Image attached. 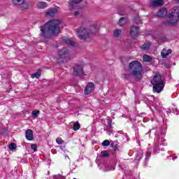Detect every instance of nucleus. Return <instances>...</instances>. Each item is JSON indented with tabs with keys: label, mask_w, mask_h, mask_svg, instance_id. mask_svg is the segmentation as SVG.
Wrapping results in <instances>:
<instances>
[{
	"label": "nucleus",
	"mask_w": 179,
	"mask_h": 179,
	"mask_svg": "<svg viewBox=\"0 0 179 179\" xmlns=\"http://www.w3.org/2000/svg\"><path fill=\"white\" fill-rule=\"evenodd\" d=\"M62 23L61 20L53 19L47 22L43 26H40V30L43 34L44 38H48V34H52V36H58L61 33V28L59 24ZM47 31V33L45 32Z\"/></svg>",
	"instance_id": "1"
},
{
	"label": "nucleus",
	"mask_w": 179,
	"mask_h": 179,
	"mask_svg": "<svg viewBox=\"0 0 179 179\" xmlns=\"http://www.w3.org/2000/svg\"><path fill=\"white\" fill-rule=\"evenodd\" d=\"M128 69L129 73L123 74V79L126 80H131V78L134 76L136 80H141L142 79V72L143 71V67H142V64L136 60L132 61L129 64Z\"/></svg>",
	"instance_id": "2"
},
{
	"label": "nucleus",
	"mask_w": 179,
	"mask_h": 179,
	"mask_svg": "<svg viewBox=\"0 0 179 179\" xmlns=\"http://www.w3.org/2000/svg\"><path fill=\"white\" fill-rule=\"evenodd\" d=\"M71 59V55L69 54V50L66 48L60 49L58 52V57L57 61L59 64H65L69 62Z\"/></svg>",
	"instance_id": "3"
},
{
	"label": "nucleus",
	"mask_w": 179,
	"mask_h": 179,
	"mask_svg": "<svg viewBox=\"0 0 179 179\" xmlns=\"http://www.w3.org/2000/svg\"><path fill=\"white\" fill-rule=\"evenodd\" d=\"M77 36L80 40H83V41H90V34L87 31V29L83 27L78 29Z\"/></svg>",
	"instance_id": "4"
},
{
	"label": "nucleus",
	"mask_w": 179,
	"mask_h": 179,
	"mask_svg": "<svg viewBox=\"0 0 179 179\" xmlns=\"http://www.w3.org/2000/svg\"><path fill=\"white\" fill-rule=\"evenodd\" d=\"M82 1H69V6L70 8L71 12L74 15V16H78L79 15V11H75L78 10V9H82V7H80V3H82Z\"/></svg>",
	"instance_id": "5"
},
{
	"label": "nucleus",
	"mask_w": 179,
	"mask_h": 179,
	"mask_svg": "<svg viewBox=\"0 0 179 179\" xmlns=\"http://www.w3.org/2000/svg\"><path fill=\"white\" fill-rule=\"evenodd\" d=\"M179 17L173 15V14H169L166 21L163 22L165 26H176L178 23Z\"/></svg>",
	"instance_id": "6"
},
{
	"label": "nucleus",
	"mask_w": 179,
	"mask_h": 179,
	"mask_svg": "<svg viewBox=\"0 0 179 179\" xmlns=\"http://www.w3.org/2000/svg\"><path fill=\"white\" fill-rule=\"evenodd\" d=\"M130 36L134 40H136L139 37V27L131 25L130 28Z\"/></svg>",
	"instance_id": "7"
},
{
	"label": "nucleus",
	"mask_w": 179,
	"mask_h": 179,
	"mask_svg": "<svg viewBox=\"0 0 179 179\" xmlns=\"http://www.w3.org/2000/svg\"><path fill=\"white\" fill-rule=\"evenodd\" d=\"M153 85L152 90L154 93H160L164 89V82L158 83L157 84H152Z\"/></svg>",
	"instance_id": "8"
},
{
	"label": "nucleus",
	"mask_w": 179,
	"mask_h": 179,
	"mask_svg": "<svg viewBox=\"0 0 179 179\" xmlns=\"http://www.w3.org/2000/svg\"><path fill=\"white\" fill-rule=\"evenodd\" d=\"M74 76H80L85 73L83 71V66L82 65H76L73 67V71Z\"/></svg>",
	"instance_id": "9"
},
{
	"label": "nucleus",
	"mask_w": 179,
	"mask_h": 179,
	"mask_svg": "<svg viewBox=\"0 0 179 179\" xmlns=\"http://www.w3.org/2000/svg\"><path fill=\"white\" fill-rule=\"evenodd\" d=\"M163 82H164V81H163V80H162V75H160L159 73H156L155 75L154 76L153 78L150 81L151 85L160 83H163Z\"/></svg>",
	"instance_id": "10"
},
{
	"label": "nucleus",
	"mask_w": 179,
	"mask_h": 179,
	"mask_svg": "<svg viewBox=\"0 0 179 179\" xmlns=\"http://www.w3.org/2000/svg\"><path fill=\"white\" fill-rule=\"evenodd\" d=\"M13 5H17L21 9H27L29 8V4L26 1H13Z\"/></svg>",
	"instance_id": "11"
},
{
	"label": "nucleus",
	"mask_w": 179,
	"mask_h": 179,
	"mask_svg": "<svg viewBox=\"0 0 179 179\" xmlns=\"http://www.w3.org/2000/svg\"><path fill=\"white\" fill-rule=\"evenodd\" d=\"M94 90V83H89L85 89V94H90Z\"/></svg>",
	"instance_id": "12"
},
{
	"label": "nucleus",
	"mask_w": 179,
	"mask_h": 179,
	"mask_svg": "<svg viewBox=\"0 0 179 179\" xmlns=\"http://www.w3.org/2000/svg\"><path fill=\"white\" fill-rule=\"evenodd\" d=\"M58 13V9L53 8H50L48 11L45 13L46 17H54L55 15Z\"/></svg>",
	"instance_id": "13"
},
{
	"label": "nucleus",
	"mask_w": 179,
	"mask_h": 179,
	"mask_svg": "<svg viewBox=\"0 0 179 179\" xmlns=\"http://www.w3.org/2000/svg\"><path fill=\"white\" fill-rule=\"evenodd\" d=\"M164 5V1H152L150 4V8H159Z\"/></svg>",
	"instance_id": "14"
},
{
	"label": "nucleus",
	"mask_w": 179,
	"mask_h": 179,
	"mask_svg": "<svg viewBox=\"0 0 179 179\" xmlns=\"http://www.w3.org/2000/svg\"><path fill=\"white\" fill-rule=\"evenodd\" d=\"M62 40L63 43H65V44H67V45H69L70 47H74L75 46V42L72 41L69 38L66 36H63L62 38Z\"/></svg>",
	"instance_id": "15"
},
{
	"label": "nucleus",
	"mask_w": 179,
	"mask_h": 179,
	"mask_svg": "<svg viewBox=\"0 0 179 179\" xmlns=\"http://www.w3.org/2000/svg\"><path fill=\"white\" fill-rule=\"evenodd\" d=\"M157 16H158V17H166V16H167V9L166 8L160 9L157 12Z\"/></svg>",
	"instance_id": "16"
},
{
	"label": "nucleus",
	"mask_w": 179,
	"mask_h": 179,
	"mask_svg": "<svg viewBox=\"0 0 179 179\" xmlns=\"http://www.w3.org/2000/svg\"><path fill=\"white\" fill-rule=\"evenodd\" d=\"M25 138L27 141H33V130L27 129L25 132Z\"/></svg>",
	"instance_id": "17"
},
{
	"label": "nucleus",
	"mask_w": 179,
	"mask_h": 179,
	"mask_svg": "<svg viewBox=\"0 0 179 179\" xmlns=\"http://www.w3.org/2000/svg\"><path fill=\"white\" fill-rule=\"evenodd\" d=\"M41 77V69H38L37 70V72L31 75V78L32 79H34V78H36V79H38Z\"/></svg>",
	"instance_id": "18"
},
{
	"label": "nucleus",
	"mask_w": 179,
	"mask_h": 179,
	"mask_svg": "<svg viewBox=\"0 0 179 179\" xmlns=\"http://www.w3.org/2000/svg\"><path fill=\"white\" fill-rule=\"evenodd\" d=\"M36 6L38 9H44L45 8H47L48 6V4L44 1H39Z\"/></svg>",
	"instance_id": "19"
},
{
	"label": "nucleus",
	"mask_w": 179,
	"mask_h": 179,
	"mask_svg": "<svg viewBox=\"0 0 179 179\" xmlns=\"http://www.w3.org/2000/svg\"><path fill=\"white\" fill-rule=\"evenodd\" d=\"M170 15H173V16H176L179 17V6H176L173 7V11L170 13Z\"/></svg>",
	"instance_id": "20"
},
{
	"label": "nucleus",
	"mask_w": 179,
	"mask_h": 179,
	"mask_svg": "<svg viewBox=\"0 0 179 179\" xmlns=\"http://www.w3.org/2000/svg\"><path fill=\"white\" fill-rule=\"evenodd\" d=\"M90 31L93 34H96L99 31V26L97 25H91L90 27Z\"/></svg>",
	"instance_id": "21"
},
{
	"label": "nucleus",
	"mask_w": 179,
	"mask_h": 179,
	"mask_svg": "<svg viewBox=\"0 0 179 179\" xmlns=\"http://www.w3.org/2000/svg\"><path fill=\"white\" fill-rule=\"evenodd\" d=\"M122 33V31L121 29H115L113 31V37H115L116 38L120 37Z\"/></svg>",
	"instance_id": "22"
},
{
	"label": "nucleus",
	"mask_w": 179,
	"mask_h": 179,
	"mask_svg": "<svg viewBox=\"0 0 179 179\" xmlns=\"http://www.w3.org/2000/svg\"><path fill=\"white\" fill-rule=\"evenodd\" d=\"M153 59L152 58V57L145 55L143 57V62H150V61H152Z\"/></svg>",
	"instance_id": "23"
},
{
	"label": "nucleus",
	"mask_w": 179,
	"mask_h": 179,
	"mask_svg": "<svg viewBox=\"0 0 179 179\" xmlns=\"http://www.w3.org/2000/svg\"><path fill=\"white\" fill-rule=\"evenodd\" d=\"M73 129V131H79V129H80V124H79V122H74Z\"/></svg>",
	"instance_id": "24"
},
{
	"label": "nucleus",
	"mask_w": 179,
	"mask_h": 179,
	"mask_svg": "<svg viewBox=\"0 0 179 179\" xmlns=\"http://www.w3.org/2000/svg\"><path fill=\"white\" fill-rule=\"evenodd\" d=\"M134 23L135 24H142V20L139 17H134Z\"/></svg>",
	"instance_id": "25"
},
{
	"label": "nucleus",
	"mask_w": 179,
	"mask_h": 179,
	"mask_svg": "<svg viewBox=\"0 0 179 179\" xmlns=\"http://www.w3.org/2000/svg\"><path fill=\"white\" fill-rule=\"evenodd\" d=\"M141 50H149L150 48V43H144L141 46H140Z\"/></svg>",
	"instance_id": "26"
},
{
	"label": "nucleus",
	"mask_w": 179,
	"mask_h": 179,
	"mask_svg": "<svg viewBox=\"0 0 179 179\" xmlns=\"http://www.w3.org/2000/svg\"><path fill=\"white\" fill-rule=\"evenodd\" d=\"M113 121L111 120H108V124L106 126V131H110V129H111L113 128V125L112 123Z\"/></svg>",
	"instance_id": "27"
},
{
	"label": "nucleus",
	"mask_w": 179,
	"mask_h": 179,
	"mask_svg": "<svg viewBox=\"0 0 179 179\" xmlns=\"http://www.w3.org/2000/svg\"><path fill=\"white\" fill-rule=\"evenodd\" d=\"M56 143L57 145H64L65 143V141L64 140H62V138L61 137H58L56 139Z\"/></svg>",
	"instance_id": "28"
},
{
	"label": "nucleus",
	"mask_w": 179,
	"mask_h": 179,
	"mask_svg": "<svg viewBox=\"0 0 179 179\" xmlns=\"http://www.w3.org/2000/svg\"><path fill=\"white\" fill-rule=\"evenodd\" d=\"M16 148H17V145H16V143H11L8 146L9 150H15Z\"/></svg>",
	"instance_id": "29"
},
{
	"label": "nucleus",
	"mask_w": 179,
	"mask_h": 179,
	"mask_svg": "<svg viewBox=\"0 0 179 179\" xmlns=\"http://www.w3.org/2000/svg\"><path fill=\"white\" fill-rule=\"evenodd\" d=\"M161 55L162 58H167L168 54H167V50L163 49L162 52H161Z\"/></svg>",
	"instance_id": "30"
},
{
	"label": "nucleus",
	"mask_w": 179,
	"mask_h": 179,
	"mask_svg": "<svg viewBox=\"0 0 179 179\" xmlns=\"http://www.w3.org/2000/svg\"><path fill=\"white\" fill-rule=\"evenodd\" d=\"M31 114L34 118H37V117H38V114H40V110H33Z\"/></svg>",
	"instance_id": "31"
},
{
	"label": "nucleus",
	"mask_w": 179,
	"mask_h": 179,
	"mask_svg": "<svg viewBox=\"0 0 179 179\" xmlns=\"http://www.w3.org/2000/svg\"><path fill=\"white\" fill-rule=\"evenodd\" d=\"M101 155L103 157H108L110 156V154H108V151L107 150L101 151Z\"/></svg>",
	"instance_id": "32"
},
{
	"label": "nucleus",
	"mask_w": 179,
	"mask_h": 179,
	"mask_svg": "<svg viewBox=\"0 0 179 179\" xmlns=\"http://www.w3.org/2000/svg\"><path fill=\"white\" fill-rule=\"evenodd\" d=\"M119 24H120V26H122V24H125V17H122L119 20Z\"/></svg>",
	"instance_id": "33"
},
{
	"label": "nucleus",
	"mask_w": 179,
	"mask_h": 179,
	"mask_svg": "<svg viewBox=\"0 0 179 179\" xmlns=\"http://www.w3.org/2000/svg\"><path fill=\"white\" fill-rule=\"evenodd\" d=\"M102 146H110V141L109 140H105L102 143Z\"/></svg>",
	"instance_id": "34"
},
{
	"label": "nucleus",
	"mask_w": 179,
	"mask_h": 179,
	"mask_svg": "<svg viewBox=\"0 0 179 179\" xmlns=\"http://www.w3.org/2000/svg\"><path fill=\"white\" fill-rule=\"evenodd\" d=\"M31 149H32L34 152H37V144H31Z\"/></svg>",
	"instance_id": "35"
},
{
	"label": "nucleus",
	"mask_w": 179,
	"mask_h": 179,
	"mask_svg": "<svg viewBox=\"0 0 179 179\" xmlns=\"http://www.w3.org/2000/svg\"><path fill=\"white\" fill-rule=\"evenodd\" d=\"M111 146L115 152H118V147L114 143H111Z\"/></svg>",
	"instance_id": "36"
},
{
	"label": "nucleus",
	"mask_w": 179,
	"mask_h": 179,
	"mask_svg": "<svg viewBox=\"0 0 179 179\" xmlns=\"http://www.w3.org/2000/svg\"><path fill=\"white\" fill-rule=\"evenodd\" d=\"M159 40H160L161 41H167V37H166V36H161V37L159 38Z\"/></svg>",
	"instance_id": "37"
},
{
	"label": "nucleus",
	"mask_w": 179,
	"mask_h": 179,
	"mask_svg": "<svg viewBox=\"0 0 179 179\" xmlns=\"http://www.w3.org/2000/svg\"><path fill=\"white\" fill-rule=\"evenodd\" d=\"M173 52V50H171V49H169L168 50H166V54H168V56L170 55V54H171Z\"/></svg>",
	"instance_id": "38"
},
{
	"label": "nucleus",
	"mask_w": 179,
	"mask_h": 179,
	"mask_svg": "<svg viewBox=\"0 0 179 179\" xmlns=\"http://www.w3.org/2000/svg\"><path fill=\"white\" fill-rule=\"evenodd\" d=\"M12 1H22V0H12Z\"/></svg>",
	"instance_id": "39"
},
{
	"label": "nucleus",
	"mask_w": 179,
	"mask_h": 179,
	"mask_svg": "<svg viewBox=\"0 0 179 179\" xmlns=\"http://www.w3.org/2000/svg\"><path fill=\"white\" fill-rule=\"evenodd\" d=\"M154 1H163V0H154Z\"/></svg>",
	"instance_id": "40"
},
{
	"label": "nucleus",
	"mask_w": 179,
	"mask_h": 179,
	"mask_svg": "<svg viewBox=\"0 0 179 179\" xmlns=\"http://www.w3.org/2000/svg\"><path fill=\"white\" fill-rule=\"evenodd\" d=\"M85 3H86V1H85Z\"/></svg>",
	"instance_id": "41"
},
{
	"label": "nucleus",
	"mask_w": 179,
	"mask_h": 179,
	"mask_svg": "<svg viewBox=\"0 0 179 179\" xmlns=\"http://www.w3.org/2000/svg\"><path fill=\"white\" fill-rule=\"evenodd\" d=\"M178 3H179V1H178Z\"/></svg>",
	"instance_id": "42"
}]
</instances>
